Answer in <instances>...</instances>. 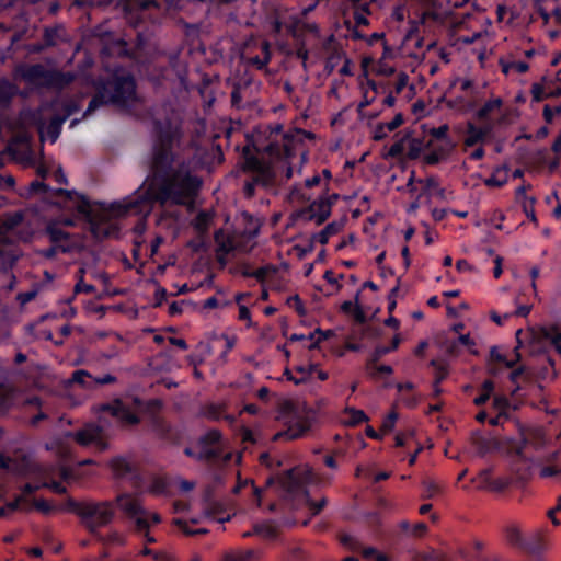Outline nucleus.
I'll use <instances>...</instances> for the list:
<instances>
[{
	"mask_svg": "<svg viewBox=\"0 0 561 561\" xmlns=\"http://www.w3.org/2000/svg\"><path fill=\"white\" fill-rule=\"evenodd\" d=\"M341 540L344 545H347L351 549L357 548V542L351 536H343Z\"/></svg>",
	"mask_w": 561,
	"mask_h": 561,
	"instance_id": "5fc2aeb1",
	"label": "nucleus"
},
{
	"mask_svg": "<svg viewBox=\"0 0 561 561\" xmlns=\"http://www.w3.org/2000/svg\"><path fill=\"white\" fill-rule=\"evenodd\" d=\"M400 342H401V339H400L399 334L394 335L390 347H378L376 350L377 356H382V355L389 353L390 351L396 350L399 346Z\"/></svg>",
	"mask_w": 561,
	"mask_h": 561,
	"instance_id": "cd10ccee",
	"label": "nucleus"
},
{
	"mask_svg": "<svg viewBox=\"0 0 561 561\" xmlns=\"http://www.w3.org/2000/svg\"><path fill=\"white\" fill-rule=\"evenodd\" d=\"M560 510H561V496H560V497H559V500H558V504H557V506H556L554 508L550 510V511H549V513H548L549 517L551 518V522H552L554 525H559V520L554 517V514H556L557 512H560Z\"/></svg>",
	"mask_w": 561,
	"mask_h": 561,
	"instance_id": "a18cd8bd",
	"label": "nucleus"
},
{
	"mask_svg": "<svg viewBox=\"0 0 561 561\" xmlns=\"http://www.w3.org/2000/svg\"><path fill=\"white\" fill-rule=\"evenodd\" d=\"M493 389H494V385L492 381H490V380L484 381L482 383V394H480L479 397H477L474 399V403L477 405L484 404L490 399Z\"/></svg>",
	"mask_w": 561,
	"mask_h": 561,
	"instance_id": "4be33fe9",
	"label": "nucleus"
},
{
	"mask_svg": "<svg viewBox=\"0 0 561 561\" xmlns=\"http://www.w3.org/2000/svg\"><path fill=\"white\" fill-rule=\"evenodd\" d=\"M286 430L274 435V439H297L304 437L311 428L313 413L302 407H295L293 403L285 402L278 416Z\"/></svg>",
	"mask_w": 561,
	"mask_h": 561,
	"instance_id": "7ed1b4c3",
	"label": "nucleus"
},
{
	"mask_svg": "<svg viewBox=\"0 0 561 561\" xmlns=\"http://www.w3.org/2000/svg\"><path fill=\"white\" fill-rule=\"evenodd\" d=\"M397 421H398V413L396 411H391L390 413H388L385 416L382 424H381L380 432L383 435L391 432L394 428Z\"/></svg>",
	"mask_w": 561,
	"mask_h": 561,
	"instance_id": "412c9836",
	"label": "nucleus"
},
{
	"mask_svg": "<svg viewBox=\"0 0 561 561\" xmlns=\"http://www.w3.org/2000/svg\"><path fill=\"white\" fill-rule=\"evenodd\" d=\"M106 545L122 546L125 543V536L118 531H111L106 538H104Z\"/></svg>",
	"mask_w": 561,
	"mask_h": 561,
	"instance_id": "a878e982",
	"label": "nucleus"
},
{
	"mask_svg": "<svg viewBox=\"0 0 561 561\" xmlns=\"http://www.w3.org/2000/svg\"><path fill=\"white\" fill-rule=\"evenodd\" d=\"M87 376H88V374H87L85 371H83V370H78V371L73 373L72 378H73V380H75L76 382H84V378H85Z\"/></svg>",
	"mask_w": 561,
	"mask_h": 561,
	"instance_id": "13d9d810",
	"label": "nucleus"
},
{
	"mask_svg": "<svg viewBox=\"0 0 561 561\" xmlns=\"http://www.w3.org/2000/svg\"><path fill=\"white\" fill-rule=\"evenodd\" d=\"M58 193L64 198V208L66 210L84 216L89 214V202L82 195L65 190H59Z\"/></svg>",
	"mask_w": 561,
	"mask_h": 561,
	"instance_id": "9d476101",
	"label": "nucleus"
},
{
	"mask_svg": "<svg viewBox=\"0 0 561 561\" xmlns=\"http://www.w3.org/2000/svg\"><path fill=\"white\" fill-rule=\"evenodd\" d=\"M494 263H495V266H494L493 274H494L495 278H499L503 272V270H502L503 259L501 256H496L494 260Z\"/></svg>",
	"mask_w": 561,
	"mask_h": 561,
	"instance_id": "a19ab883",
	"label": "nucleus"
},
{
	"mask_svg": "<svg viewBox=\"0 0 561 561\" xmlns=\"http://www.w3.org/2000/svg\"><path fill=\"white\" fill-rule=\"evenodd\" d=\"M82 516L91 529L106 525L114 516V504L111 502L89 504L83 508Z\"/></svg>",
	"mask_w": 561,
	"mask_h": 561,
	"instance_id": "0eeeda50",
	"label": "nucleus"
},
{
	"mask_svg": "<svg viewBox=\"0 0 561 561\" xmlns=\"http://www.w3.org/2000/svg\"><path fill=\"white\" fill-rule=\"evenodd\" d=\"M554 79L553 77L545 76L540 83H534L530 91L533 100L539 102L548 98L561 95V87H553Z\"/></svg>",
	"mask_w": 561,
	"mask_h": 561,
	"instance_id": "9b49d317",
	"label": "nucleus"
},
{
	"mask_svg": "<svg viewBox=\"0 0 561 561\" xmlns=\"http://www.w3.org/2000/svg\"><path fill=\"white\" fill-rule=\"evenodd\" d=\"M245 169L257 173L253 181L248 182L244 186V192L248 197L253 195L255 185H267L274 176L273 167L271 164H262L256 158L253 157L247 159Z\"/></svg>",
	"mask_w": 561,
	"mask_h": 561,
	"instance_id": "6e6552de",
	"label": "nucleus"
},
{
	"mask_svg": "<svg viewBox=\"0 0 561 561\" xmlns=\"http://www.w3.org/2000/svg\"><path fill=\"white\" fill-rule=\"evenodd\" d=\"M337 198L339 195L333 194L330 197H321L311 204L310 210L312 215L317 218L318 222H322L329 217L331 211V205Z\"/></svg>",
	"mask_w": 561,
	"mask_h": 561,
	"instance_id": "4468645a",
	"label": "nucleus"
},
{
	"mask_svg": "<svg viewBox=\"0 0 561 561\" xmlns=\"http://www.w3.org/2000/svg\"><path fill=\"white\" fill-rule=\"evenodd\" d=\"M75 437L76 440L83 446L94 445L99 449L105 447L102 440V431L95 425L85 426L82 431L78 432Z\"/></svg>",
	"mask_w": 561,
	"mask_h": 561,
	"instance_id": "f8f14e48",
	"label": "nucleus"
},
{
	"mask_svg": "<svg viewBox=\"0 0 561 561\" xmlns=\"http://www.w3.org/2000/svg\"><path fill=\"white\" fill-rule=\"evenodd\" d=\"M220 341L224 342L225 353H227L234 347V345L237 343V337H236V335L224 334L220 336Z\"/></svg>",
	"mask_w": 561,
	"mask_h": 561,
	"instance_id": "c756f323",
	"label": "nucleus"
},
{
	"mask_svg": "<svg viewBox=\"0 0 561 561\" xmlns=\"http://www.w3.org/2000/svg\"><path fill=\"white\" fill-rule=\"evenodd\" d=\"M556 112L552 107H550L549 105H546L545 108H543V117L548 122V123H551L556 116Z\"/></svg>",
	"mask_w": 561,
	"mask_h": 561,
	"instance_id": "c03bdc74",
	"label": "nucleus"
},
{
	"mask_svg": "<svg viewBox=\"0 0 561 561\" xmlns=\"http://www.w3.org/2000/svg\"><path fill=\"white\" fill-rule=\"evenodd\" d=\"M60 225L66 226V227L71 226V225H73V220L66 218V219H62L61 221L50 222L47 226L46 232H47L50 241L54 243V248L51 251L60 250L62 252H67L72 249L75 243L70 239V236L61 229Z\"/></svg>",
	"mask_w": 561,
	"mask_h": 561,
	"instance_id": "1a4fd4ad",
	"label": "nucleus"
},
{
	"mask_svg": "<svg viewBox=\"0 0 561 561\" xmlns=\"http://www.w3.org/2000/svg\"><path fill=\"white\" fill-rule=\"evenodd\" d=\"M459 342L465 345V346H468V347H471L474 345V342L472 341V339L470 337L469 334H460L459 335Z\"/></svg>",
	"mask_w": 561,
	"mask_h": 561,
	"instance_id": "3c124183",
	"label": "nucleus"
},
{
	"mask_svg": "<svg viewBox=\"0 0 561 561\" xmlns=\"http://www.w3.org/2000/svg\"><path fill=\"white\" fill-rule=\"evenodd\" d=\"M403 124V116L402 114L398 113L389 123H386L389 131H392L397 129L399 126Z\"/></svg>",
	"mask_w": 561,
	"mask_h": 561,
	"instance_id": "4c0bfd02",
	"label": "nucleus"
},
{
	"mask_svg": "<svg viewBox=\"0 0 561 561\" xmlns=\"http://www.w3.org/2000/svg\"><path fill=\"white\" fill-rule=\"evenodd\" d=\"M493 403L501 411L507 407V400L504 397H495Z\"/></svg>",
	"mask_w": 561,
	"mask_h": 561,
	"instance_id": "8fccbe9b",
	"label": "nucleus"
},
{
	"mask_svg": "<svg viewBox=\"0 0 561 561\" xmlns=\"http://www.w3.org/2000/svg\"><path fill=\"white\" fill-rule=\"evenodd\" d=\"M313 375H316L317 378L322 381L328 379V374L321 369H318L317 367L313 369Z\"/></svg>",
	"mask_w": 561,
	"mask_h": 561,
	"instance_id": "0e129e2a",
	"label": "nucleus"
},
{
	"mask_svg": "<svg viewBox=\"0 0 561 561\" xmlns=\"http://www.w3.org/2000/svg\"><path fill=\"white\" fill-rule=\"evenodd\" d=\"M502 105L501 99H492L488 101L479 111L478 116L484 118L494 110H499Z\"/></svg>",
	"mask_w": 561,
	"mask_h": 561,
	"instance_id": "5701e85b",
	"label": "nucleus"
},
{
	"mask_svg": "<svg viewBox=\"0 0 561 561\" xmlns=\"http://www.w3.org/2000/svg\"><path fill=\"white\" fill-rule=\"evenodd\" d=\"M366 420V414L362 410L355 408H345L341 414V422L345 425H356Z\"/></svg>",
	"mask_w": 561,
	"mask_h": 561,
	"instance_id": "dca6fc26",
	"label": "nucleus"
},
{
	"mask_svg": "<svg viewBox=\"0 0 561 561\" xmlns=\"http://www.w3.org/2000/svg\"><path fill=\"white\" fill-rule=\"evenodd\" d=\"M412 438V434H409V435H403V434H398L396 436V445L397 446H404L409 443V439Z\"/></svg>",
	"mask_w": 561,
	"mask_h": 561,
	"instance_id": "de8ad7c7",
	"label": "nucleus"
},
{
	"mask_svg": "<svg viewBox=\"0 0 561 561\" xmlns=\"http://www.w3.org/2000/svg\"><path fill=\"white\" fill-rule=\"evenodd\" d=\"M60 107L61 104L59 102L44 105L38 111L39 117H34L42 140L55 142L59 137L64 122L73 112L78 111V106H68L65 107V113L62 115H58L57 112Z\"/></svg>",
	"mask_w": 561,
	"mask_h": 561,
	"instance_id": "20e7f679",
	"label": "nucleus"
},
{
	"mask_svg": "<svg viewBox=\"0 0 561 561\" xmlns=\"http://www.w3.org/2000/svg\"><path fill=\"white\" fill-rule=\"evenodd\" d=\"M420 183H423V181H420ZM425 188L428 191L430 194L435 193L438 191V184L437 181L434 178H427L424 181Z\"/></svg>",
	"mask_w": 561,
	"mask_h": 561,
	"instance_id": "58836bf2",
	"label": "nucleus"
},
{
	"mask_svg": "<svg viewBox=\"0 0 561 561\" xmlns=\"http://www.w3.org/2000/svg\"><path fill=\"white\" fill-rule=\"evenodd\" d=\"M407 9L402 5H398L392 10L391 18L398 22H402L405 19Z\"/></svg>",
	"mask_w": 561,
	"mask_h": 561,
	"instance_id": "e433bc0d",
	"label": "nucleus"
},
{
	"mask_svg": "<svg viewBox=\"0 0 561 561\" xmlns=\"http://www.w3.org/2000/svg\"><path fill=\"white\" fill-rule=\"evenodd\" d=\"M425 488L428 496H434V494L438 491V486L434 482H425Z\"/></svg>",
	"mask_w": 561,
	"mask_h": 561,
	"instance_id": "864d4df0",
	"label": "nucleus"
},
{
	"mask_svg": "<svg viewBox=\"0 0 561 561\" xmlns=\"http://www.w3.org/2000/svg\"><path fill=\"white\" fill-rule=\"evenodd\" d=\"M95 290L94 286L92 285H89V284H85L82 279V276L80 277V279L77 282L76 286H75V291L76 293H93Z\"/></svg>",
	"mask_w": 561,
	"mask_h": 561,
	"instance_id": "f704fd0d",
	"label": "nucleus"
},
{
	"mask_svg": "<svg viewBox=\"0 0 561 561\" xmlns=\"http://www.w3.org/2000/svg\"><path fill=\"white\" fill-rule=\"evenodd\" d=\"M448 129V126L444 124L437 128L431 129L430 134L435 138L445 139L447 138Z\"/></svg>",
	"mask_w": 561,
	"mask_h": 561,
	"instance_id": "c9c22d12",
	"label": "nucleus"
},
{
	"mask_svg": "<svg viewBox=\"0 0 561 561\" xmlns=\"http://www.w3.org/2000/svg\"><path fill=\"white\" fill-rule=\"evenodd\" d=\"M530 309H531V307H530V306H525V305L519 306V307L516 309V314H517V316H523V317H525V316H527V314L530 312Z\"/></svg>",
	"mask_w": 561,
	"mask_h": 561,
	"instance_id": "bf43d9fd",
	"label": "nucleus"
},
{
	"mask_svg": "<svg viewBox=\"0 0 561 561\" xmlns=\"http://www.w3.org/2000/svg\"><path fill=\"white\" fill-rule=\"evenodd\" d=\"M485 133L482 129L470 126L465 142L467 146H473L481 141Z\"/></svg>",
	"mask_w": 561,
	"mask_h": 561,
	"instance_id": "aec40b11",
	"label": "nucleus"
},
{
	"mask_svg": "<svg viewBox=\"0 0 561 561\" xmlns=\"http://www.w3.org/2000/svg\"><path fill=\"white\" fill-rule=\"evenodd\" d=\"M385 324L391 327L394 330H398L400 327V321L397 318L390 316L385 320Z\"/></svg>",
	"mask_w": 561,
	"mask_h": 561,
	"instance_id": "603ef678",
	"label": "nucleus"
},
{
	"mask_svg": "<svg viewBox=\"0 0 561 561\" xmlns=\"http://www.w3.org/2000/svg\"><path fill=\"white\" fill-rule=\"evenodd\" d=\"M204 308L213 309L218 306V300L215 297H209L204 301Z\"/></svg>",
	"mask_w": 561,
	"mask_h": 561,
	"instance_id": "4d7b16f0",
	"label": "nucleus"
},
{
	"mask_svg": "<svg viewBox=\"0 0 561 561\" xmlns=\"http://www.w3.org/2000/svg\"><path fill=\"white\" fill-rule=\"evenodd\" d=\"M136 85L130 76L117 77L114 81L104 87V91L99 96L91 100L87 112L95 110L103 102H111L117 105H126L135 100Z\"/></svg>",
	"mask_w": 561,
	"mask_h": 561,
	"instance_id": "39448f33",
	"label": "nucleus"
},
{
	"mask_svg": "<svg viewBox=\"0 0 561 561\" xmlns=\"http://www.w3.org/2000/svg\"><path fill=\"white\" fill-rule=\"evenodd\" d=\"M313 369H316V365L298 366L296 371L300 374L299 378H294L289 370H286L285 374L287 375V378L294 380L295 383H300L313 376Z\"/></svg>",
	"mask_w": 561,
	"mask_h": 561,
	"instance_id": "6ab92c4d",
	"label": "nucleus"
},
{
	"mask_svg": "<svg viewBox=\"0 0 561 561\" xmlns=\"http://www.w3.org/2000/svg\"><path fill=\"white\" fill-rule=\"evenodd\" d=\"M102 410L104 413L112 415L123 424H136L138 422V417L128 411L121 402H115L112 405H105Z\"/></svg>",
	"mask_w": 561,
	"mask_h": 561,
	"instance_id": "ddd939ff",
	"label": "nucleus"
},
{
	"mask_svg": "<svg viewBox=\"0 0 561 561\" xmlns=\"http://www.w3.org/2000/svg\"><path fill=\"white\" fill-rule=\"evenodd\" d=\"M151 169L152 174L142 184L139 197L123 205L125 213L137 210L148 215L154 202L161 205L191 204L201 188L202 181L190 165L168 149L154 151Z\"/></svg>",
	"mask_w": 561,
	"mask_h": 561,
	"instance_id": "f257e3e1",
	"label": "nucleus"
},
{
	"mask_svg": "<svg viewBox=\"0 0 561 561\" xmlns=\"http://www.w3.org/2000/svg\"><path fill=\"white\" fill-rule=\"evenodd\" d=\"M398 291H399V286H394L389 296H388V311L391 313L396 307H397V295H398Z\"/></svg>",
	"mask_w": 561,
	"mask_h": 561,
	"instance_id": "72a5a7b5",
	"label": "nucleus"
},
{
	"mask_svg": "<svg viewBox=\"0 0 561 561\" xmlns=\"http://www.w3.org/2000/svg\"><path fill=\"white\" fill-rule=\"evenodd\" d=\"M390 131L388 130L385 123L377 124L373 129V138L375 140H381L388 136Z\"/></svg>",
	"mask_w": 561,
	"mask_h": 561,
	"instance_id": "bb28decb",
	"label": "nucleus"
},
{
	"mask_svg": "<svg viewBox=\"0 0 561 561\" xmlns=\"http://www.w3.org/2000/svg\"><path fill=\"white\" fill-rule=\"evenodd\" d=\"M182 311V308L180 305H178L176 302H173L169 306V312L171 314H178V313H181Z\"/></svg>",
	"mask_w": 561,
	"mask_h": 561,
	"instance_id": "e2e57ef3",
	"label": "nucleus"
},
{
	"mask_svg": "<svg viewBox=\"0 0 561 561\" xmlns=\"http://www.w3.org/2000/svg\"><path fill=\"white\" fill-rule=\"evenodd\" d=\"M561 472V469L557 466H547V467H543L540 469V477L541 478H549V477H553V476H557Z\"/></svg>",
	"mask_w": 561,
	"mask_h": 561,
	"instance_id": "7c9ffc66",
	"label": "nucleus"
},
{
	"mask_svg": "<svg viewBox=\"0 0 561 561\" xmlns=\"http://www.w3.org/2000/svg\"><path fill=\"white\" fill-rule=\"evenodd\" d=\"M256 559L257 552L254 550L229 552L224 557V561H255Z\"/></svg>",
	"mask_w": 561,
	"mask_h": 561,
	"instance_id": "a211bd4d",
	"label": "nucleus"
},
{
	"mask_svg": "<svg viewBox=\"0 0 561 561\" xmlns=\"http://www.w3.org/2000/svg\"><path fill=\"white\" fill-rule=\"evenodd\" d=\"M152 558L156 561H172V558L164 551H153Z\"/></svg>",
	"mask_w": 561,
	"mask_h": 561,
	"instance_id": "37998d69",
	"label": "nucleus"
},
{
	"mask_svg": "<svg viewBox=\"0 0 561 561\" xmlns=\"http://www.w3.org/2000/svg\"><path fill=\"white\" fill-rule=\"evenodd\" d=\"M409 81V77L404 72H400L397 77V83H396V93H401L403 89L407 87Z\"/></svg>",
	"mask_w": 561,
	"mask_h": 561,
	"instance_id": "2f4dec72",
	"label": "nucleus"
},
{
	"mask_svg": "<svg viewBox=\"0 0 561 561\" xmlns=\"http://www.w3.org/2000/svg\"><path fill=\"white\" fill-rule=\"evenodd\" d=\"M324 278L330 283V284H335L336 283V277H335V274L331 271H327L324 273Z\"/></svg>",
	"mask_w": 561,
	"mask_h": 561,
	"instance_id": "69168bd1",
	"label": "nucleus"
},
{
	"mask_svg": "<svg viewBox=\"0 0 561 561\" xmlns=\"http://www.w3.org/2000/svg\"><path fill=\"white\" fill-rule=\"evenodd\" d=\"M363 100L358 104V113L362 114L364 107L370 105L377 95V87L374 82L368 81L366 85H363Z\"/></svg>",
	"mask_w": 561,
	"mask_h": 561,
	"instance_id": "f3484780",
	"label": "nucleus"
},
{
	"mask_svg": "<svg viewBox=\"0 0 561 561\" xmlns=\"http://www.w3.org/2000/svg\"><path fill=\"white\" fill-rule=\"evenodd\" d=\"M358 293L356 294V297H355V302L348 300V301H344L342 305H341V309L344 311V312H351L353 310V308L355 306H357V301H358Z\"/></svg>",
	"mask_w": 561,
	"mask_h": 561,
	"instance_id": "79ce46f5",
	"label": "nucleus"
},
{
	"mask_svg": "<svg viewBox=\"0 0 561 561\" xmlns=\"http://www.w3.org/2000/svg\"><path fill=\"white\" fill-rule=\"evenodd\" d=\"M36 510L48 513L51 508V506L44 500H36L32 504Z\"/></svg>",
	"mask_w": 561,
	"mask_h": 561,
	"instance_id": "ea45409f",
	"label": "nucleus"
},
{
	"mask_svg": "<svg viewBox=\"0 0 561 561\" xmlns=\"http://www.w3.org/2000/svg\"><path fill=\"white\" fill-rule=\"evenodd\" d=\"M117 507L134 519L139 530H147L151 525L159 524L161 518L158 513L146 512L139 499L131 494H122L116 497Z\"/></svg>",
	"mask_w": 561,
	"mask_h": 561,
	"instance_id": "423d86ee",
	"label": "nucleus"
},
{
	"mask_svg": "<svg viewBox=\"0 0 561 561\" xmlns=\"http://www.w3.org/2000/svg\"><path fill=\"white\" fill-rule=\"evenodd\" d=\"M8 510L14 511V510H22V511H30L31 505L27 504L23 499H18L14 502L8 504Z\"/></svg>",
	"mask_w": 561,
	"mask_h": 561,
	"instance_id": "473e14b6",
	"label": "nucleus"
},
{
	"mask_svg": "<svg viewBox=\"0 0 561 561\" xmlns=\"http://www.w3.org/2000/svg\"><path fill=\"white\" fill-rule=\"evenodd\" d=\"M44 485L49 488V489H51L56 493H64V492H66V488L61 483H59V482H53V483L44 484Z\"/></svg>",
	"mask_w": 561,
	"mask_h": 561,
	"instance_id": "09e8293b",
	"label": "nucleus"
},
{
	"mask_svg": "<svg viewBox=\"0 0 561 561\" xmlns=\"http://www.w3.org/2000/svg\"><path fill=\"white\" fill-rule=\"evenodd\" d=\"M239 320L247 322V327L252 325L250 310L244 305H239Z\"/></svg>",
	"mask_w": 561,
	"mask_h": 561,
	"instance_id": "c85d7f7f",
	"label": "nucleus"
},
{
	"mask_svg": "<svg viewBox=\"0 0 561 561\" xmlns=\"http://www.w3.org/2000/svg\"><path fill=\"white\" fill-rule=\"evenodd\" d=\"M319 183H320V176L319 175H313L312 178L306 180V185L308 187L318 185Z\"/></svg>",
	"mask_w": 561,
	"mask_h": 561,
	"instance_id": "680f3d73",
	"label": "nucleus"
},
{
	"mask_svg": "<svg viewBox=\"0 0 561 561\" xmlns=\"http://www.w3.org/2000/svg\"><path fill=\"white\" fill-rule=\"evenodd\" d=\"M503 183H504V181L497 180L494 175H492L485 180V184L488 186H497L499 187V186H502Z\"/></svg>",
	"mask_w": 561,
	"mask_h": 561,
	"instance_id": "6e6d98bb",
	"label": "nucleus"
},
{
	"mask_svg": "<svg viewBox=\"0 0 561 561\" xmlns=\"http://www.w3.org/2000/svg\"><path fill=\"white\" fill-rule=\"evenodd\" d=\"M260 232V221L249 214H241L238 228L232 234L222 231L216 233L218 250L225 254L231 252L248 253L255 247V238Z\"/></svg>",
	"mask_w": 561,
	"mask_h": 561,
	"instance_id": "f03ea898",
	"label": "nucleus"
},
{
	"mask_svg": "<svg viewBox=\"0 0 561 561\" xmlns=\"http://www.w3.org/2000/svg\"><path fill=\"white\" fill-rule=\"evenodd\" d=\"M427 305L430 307H433V308H438L439 307V300L436 296H432L428 298L427 300Z\"/></svg>",
	"mask_w": 561,
	"mask_h": 561,
	"instance_id": "774afa93",
	"label": "nucleus"
},
{
	"mask_svg": "<svg viewBox=\"0 0 561 561\" xmlns=\"http://www.w3.org/2000/svg\"><path fill=\"white\" fill-rule=\"evenodd\" d=\"M500 66L503 73H505L506 76L513 73H525L529 69L527 62L520 60H513L510 58H501Z\"/></svg>",
	"mask_w": 561,
	"mask_h": 561,
	"instance_id": "2eb2a0df",
	"label": "nucleus"
},
{
	"mask_svg": "<svg viewBox=\"0 0 561 561\" xmlns=\"http://www.w3.org/2000/svg\"><path fill=\"white\" fill-rule=\"evenodd\" d=\"M43 75H44V70H43L42 66L28 67L22 73L23 78L26 79L27 81L41 79V77Z\"/></svg>",
	"mask_w": 561,
	"mask_h": 561,
	"instance_id": "b1692460",
	"label": "nucleus"
},
{
	"mask_svg": "<svg viewBox=\"0 0 561 561\" xmlns=\"http://www.w3.org/2000/svg\"><path fill=\"white\" fill-rule=\"evenodd\" d=\"M547 1L548 0H525L527 4L533 5L535 9H537V11L540 13L546 23L549 20V13L545 5Z\"/></svg>",
	"mask_w": 561,
	"mask_h": 561,
	"instance_id": "393cba45",
	"label": "nucleus"
},
{
	"mask_svg": "<svg viewBox=\"0 0 561 561\" xmlns=\"http://www.w3.org/2000/svg\"><path fill=\"white\" fill-rule=\"evenodd\" d=\"M422 450V446H419L415 451L409 457V465L415 463L419 453Z\"/></svg>",
	"mask_w": 561,
	"mask_h": 561,
	"instance_id": "338daca9",
	"label": "nucleus"
},
{
	"mask_svg": "<svg viewBox=\"0 0 561 561\" xmlns=\"http://www.w3.org/2000/svg\"><path fill=\"white\" fill-rule=\"evenodd\" d=\"M366 434H367L369 437H371V438H376V439H380V438L383 436V434H382V433H381V434L377 433L373 427H367V428H366Z\"/></svg>",
	"mask_w": 561,
	"mask_h": 561,
	"instance_id": "052dcab7",
	"label": "nucleus"
},
{
	"mask_svg": "<svg viewBox=\"0 0 561 561\" xmlns=\"http://www.w3.org/2000/svg\"><path fill=\"white\" fill-rule=\"evenodd\" d=\"M456 267L459 272H470L472 266L466 260H459L456 263Z\"/></svg>",
	"mask_w": 561,
	"mask_h": 561,
	"instance_id": "49530a36",
	"label": "nucleus"
}]
</instances>
